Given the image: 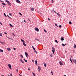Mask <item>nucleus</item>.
Segmentation results:
<instances>
[{
    "label": "nucleus",
    "instance_id": "nucleus-44",
    "mask_svg": "<svg viewBox=\"0 0 76 76\" xmlns=\"http://www.w3.org/2000/svg\"><path fill=\"white\" fill-rule=\"evenodd\" d=\"M0 42L1 44H3V42Z\"/></svg>",
    "mask_w": 76,
    "mask_h": 76
},
{
    "label": "nucleus",
    "instance_id": "nucleus-1",
    "mask_svg": "<svg viewBox=\"0 0 76 76\" xmlns=\"http://www.w3.org/2000/svg\"><path fill=\"white\" fill-rule=\"evenodd\" d=\"M5 1L7 3V4H9V5L10 6H11L12 5V4H11L10 3V2H9V1H7V0H5Z\"/></svg>",
    "mask_w": 76,
    "mask_h": 76
},
{
    "label": "nucleus",
    "instance_id": "nucleus-38",
    "mask_svg": "<svg viewBox=\"0 0 76 76\" xmlns=\"http://www.w3.org/2000/svg\"><path fill=\"white\" fill-rule=\"evenodd\" d=\"M59 28H61V25H60L59 26Z\"/></svg>",
    "mask_w": 76,
    "mask_h": 76
},
{
    "label": "nucleus",
    "instance_id": "nucleus-24",
    "mask_svg": "<svg viewBox=\"0 0 76 76\" xmlns=\"http://www.w3.org/2000/svg\"><path fill=\"white\" fill-rule=\"evenodd\" d=\"M35 64H36L37 65V60L35 61Z\"/></svg>",
    "mask_w": 76,
    "mask_h": 76
},
{
    "label": "nucleus",
    "instance_id": "nucleus-17",
    "mask_svg": "<svg viewBox=\"0 0 76 76\" xmlns=\"http://www.w3.org/2000/svg\"><path fill=\"white\" fill-rule=\"evenodd\" d=\"M23 44L24 46H26V44L25 43V42L23 43Z\"/></svg>",
    "mask_w": 76,
    "mask_h": 76
},
{
    "label": "nucleus",
    "instance_id": "nucleus-41",
    "mask_svg": "<svg viewBox=\"0 0 76 76\" xmlns=\"http://www.w3.org/2000/svg\"><path fill=\"white\" fill-rule=\"evenodd\" d=\"M9 15L10 16H12V14H11L10 13H9Z\"/></svg>",
    "mask_w": 76,
    "mask_h": 76
},
{
    "label": "nucleus",
    "instance_id": "nucleus-31",
    "mask_svg": "<svg viewBox=\"0 0 76 76\" xmlns=\"http://www.w3.org/2000/svg\"><path fill=\"white\" fill-rule=\"evenodd\" d=\"M50 56L51 57H53V55H52V54H50Z\"/></svg>",
    "mask_w": 76,
    "mask_h": 76
},
{
    "label": "nucleus",
    "instance_id": "nucleus-22",
    "mask_svg": "<svg viewBox=\"0 0 76 76\" xmlns=\"http://www.w3.org/2000/svg\"><path fill=\"white\" fill-rule=\"evenodd\" d=\"M9 24L10 26H11V27H13V26L12 24H11L10 23Z\"/></svg>",
    "mask_w": 76,
    "mask_h": 76
},
{
    "label": "nucleus",
    "instance_id": "nucleus-46",
    "mask_svg": "<svg viewBox=\"0 0 76 76\" xmlns=\"http://www.w3.org/2000/svg\"><path fill=\"white\" fill-rule=\"evenodd\" d=\"M51 73L52 75H53V72H51Z\"/></svg>",
    "mask_w": 76,
    "mask_h": 76
},
{
    "label": "nucleus",
    "instance_id": "nucleus-40",
    "mask_svg": "<svg viewBox=\"0 0 76 76\" xmlns=\"http://www.w3.org/2000/svg\"><path fill=\"white\" fill-rule=\"evenodd\" d=\"M24 61H25V62H26V63H27V60H25Z\"/></svg>",
    "mask_w": 76,
    "mask_h": 76
},
{
    "label": "nucleus",
    "instance_id": "nucleus-45",
    "mask_svg": "<svg viewBox=\"0 0 76 76\" xmlns=\"http://www.w3.org/2000/svg\"><path fill=\"white\" fill-rule=\"evenodd\" d=\"M48 20H50V19L49 18H48Z\"/></svg>",
    "mask_w": 76,
    "mask_h": 76
},
{
    "label": "nucleus",
    "instance_id": "nucleus-39",
    "mask_svg": "<svg viewBox=\"0 0 76 76\" xmlns=\"http://www.w3.org/2000/svg\"><path fill=\"white\" fill-rule=\"evenodd\" d=\"M52 3H53V0H51Z\"/></svg>",
    "mask_w": 76,
    "mask_h": 76
},
{
    "label": "nucleus",
    "instance_id": "nucleus-62",
    "mask_svg": "<svg viewBox=\"0 0 76 76\" xmlns=\"http://www.w3.org/2000/svg\"><path fill=\"white\" fill-rule=\"evenodd\" d=\"M64 76H66V75H64Z\"/></svg>",
    "mask_w": 76,
    "mask_h": 76
},
{
    "label": "nucleus",
    "instance_id": "nucleus-64",
    "mask_svg": "<svg viewBox=\"0 0 76 76\" xmlns=\"http://www.w3.org/2000/svg\"><path fill=\"white\" fill-rule=\"evenodd\" d=\"M32 61H34V60H32Z\"/></svg>",
    "mask_w": 76,
    "mask_h": 76
},
{
    "label": "nucleus",
    "instance_id": "nucleus-37",
    "mask_svg": "<svg viewBox=\"0 0 76 76\" xmlns=\"http://www.w3.org/2000/svg\"><path fill=\"white\" fill-rule=\"evenodd\" d=\"M16 70L17 72L18 73V69H16Z\"/></svg>",
    "mask_w": 76,
    "mask_h": 76
},
{
    "label": "nucleus",
    "instance_id": "nucleus-29",
    "mask_svg": "<svg viewBox=\"0 0 76 76\" xmlns=\"http://www.w3.org/2000/svg\"><path fill=\"white\" fill-rule=\"evenodd\" d=\"M70 61H71V63H72V59L71 58H70Z\"/></svg>",
    "mask_w": 76,
    "mask_h": 76
},
{
    "label": "nucleus",
    "instance_id": "nucleus-7",
    "mask_svg": "<svg viewBox=\"0 0 76 76\" xmlns=\"http://www.w3.org/2000/svg\"><path fill=\"white\" fill-rule=\"evenodd\" d=\"M72 61L74 63H75V64H76V59H72Z\"/></svg>",
    "mask_w": 76,
    "mask_h": 76
},
{
    "label": "nucleus",
    "instance_id": "nucleus-59",
    "mask_svg": "<svg viewBox=\"0 0 76 76\" xmlns=\"http://www.w3.org/2000/svg\"><path fill=\"white\" fill-rule=\"evenodd\" d=\"M23 60L25 61L26 59H25L24 58V59H23Z\"/></svg>",
    "mask_w": 76,
    "mask_h": 76
},
{
    "label": "nucleus",
    "instance_id": "nucleus-30",
    "mask_svg": "<svg viewBox=\"0 0 76 76\" xmlns=\"http://www.w3.org/2000/svg\"><path fill=\"white\" fill-rule=\"evenodd\" d=\"M19 14L20 15H21V16L22 15V14H21V13L19 12Z\"/></svg>",
    "mask_w": 76,
    "mask_h": 76
},
{
    "label": "nucleus",
    "instance_id": "nucleus-52",
    "mask_svg": "<svg viewBox=\"0 0 76 76\" xmlns=\"http://www.w3.org/2000/svg\"><path fill=\"white\" fill-rule=\"evenodd\" d=\"M28 20L30 22H31V20H29V19H28Z\"/></svg>",
    "mask_w": 76,
    "mask_h": 76
},
{
    "label": "nucleus",
    "instance_id": "nucleus-16",
    "mask_svg": "<svg viewBox=\"0 0 76 76\" xmlns=\"http://www.w3.org/2000/svg\"><path fill=\"white\" fill-rule=\"evenodd\" d=\"M0 52H1L2 53H3V50L1 49H0Z\"/></svg>",
    "mask_w": 76,
    "mask_h": 76
},
{
    "label": "nucleus",
    "instance_id": "nucleus-42",
    "mask_svg": "<svg viewBox=\"0 0 76 76\" xmlns=\"http://www.w3.org/2000/svg\"><path fill=\"white\" fill-rule=\"evenodd\" d=\"M24 22H25L26 23V21L25 20H24Z\"/></svg>",
    "mask_w": 76,
    "mask_h": 76
},
{
    "label": "nucleus",
    "instance_id": "nucleus-14",
    "mask_svg": "<svg viewBox=\"0 0 76 76\" xmlns=\"http://www.w3.org/2000/svg\"><path fill=\"white\" fill-rule=\"evenodd\" d=\"M38 69H39V70H41L40 66H38Z\"/></svg>",
    "mask_w": 76,
    "mask_h": 76
},
{
    "label": "nucleus",
    "instance_id": "nucleus-26",
    "mask_svg": "<svg viewBox=\"0 0 76 76\" xmlns=\"http://www.w3.org/2000/svg\"><path fill=\"white\" fill-rule=\"evenodd\" d=\"M69 24H70V25H71V24H72V22H71V21H69Z\"/></svg>",
    "mask_w": 76,
    "mask_h": 76
},
{
    "label": "nucleus",
    "instance_id": "nucleus-13",
    "mask_svg": "<svg viewBox=\"0 0 76 76\" xmlns=\"http://www.w3.org/2000/svg\"><path fill=\"white\" fill-rule=\"evenodd\" d=\"M74 48H76V45L75 44H74Z\"/></svg>",
    "mask_w": 76,
    "mask_h": 76
},
{
    "label": "nucleus",
    "instance_id": "nucleus-61",
    "mask_svg": "<svg viewBox=\"0 0 76 76\" xmlns=\"http://www.w3.org/2000/svg\"><path fill=\"white\" fill-rule=\"evenodd\" d=\"M8 76H10V75H8Z\"/></svg>",
    "mask_w": 76,
    "mask_h": 76
},
{
    "label": "nucleus",
    "instance_id": "nucleus-10",
    "mask_svg": "<svg viewBox=\"0 0 76 76\" xmlns=\"http://www.w3.org/2000/svg\"><path fill=\"white\" fill-rule=\"evenodd\" d=\"M56 14H57L58 16H59V17H60V16H61V15H60V14H59V13H56Z\"/></svg>",
    "mask_w": 76,
    "mask_h": 76
},
{
    "label": "nucleus",
    "instance_id": "nucleus-6",
    "mask_svg": "<svg viewBox=\"0 0 76 76\" xmlns=\"http://www.w3.org/2000/svg\"><path fill=\"white\" fill-rule=\"evenodd\" d=\"M16 2L19 4H20V1L19 0H16Z\"/></svg>",
    "mask_w": 76,
    "mask_h": 76
},
{
    "label": "nucleus",
    "instance_id": "nucleus-2",
    "mask_svg": "<svg viewBox=\"0 0 76 76\" xmlns=\"http://www.w3.org/2000/svg\"><path fill=\"white\" fill-rule=\"evenodd\" d=\"M52 52L53 53V54H54V52L55 51V48H54L53 47H52Z\"/></svg>",
    "mask_w": 76,
    "mask_h": 76
},
{
    "label": "nucleus",
    "instance_id": "nucleus-48",
    "mask_svg": "<svg viewBox=\"0 0 76 76\" xmlns=\"http://www.w3.org/2000/svg\"><path fill=\"white\" fill-rule=\"evenodd\" d=\"M0 24L1 25H3V24H2V23H1V22H0Z\"/></svg>",
    "mask_w": 76,
    "mask_h": 76
},
{
    "label": "nucleus",
    "instance_id": "nucleus-18",
    "mask_svg": "<svg viewBox=\"0 0 76 76\" xmlns=\"http://www.w3.org/2000/svg\"><path fill=\"white\" fill-rule=\"evenodd\" d=\"M34 8H31V10L32 11H34Z\"/></svg>",
    "mask_w": 76,
    "mask_h": 76
},
{
    "label": "nucleus",
    "instance_id": "nucleus-36",
    "mask_svg": "<svg viewBox=\"0 0 76 76\" xmlns=\"http://www.w3.org/2000/svg\"><path fill=\"white\" fill-rule=\"evenodd\" d=\"M4 34L6 35H7V33L6 32H4Z\"/></svg>",
    "mask_w": 76,
    "mask_h": 76
},
{
    "label": "nucleus",
    "instance_id": "nucleus-53",
    "mask_svg": "<svg viewBox=\"0 0 76 76\" xmlns=\"http://www.w3.org/2000/svg\"><path fill=\"white\" fill-rule=\"evenodd\" d=\"M28 70H31V69L29 68H28Z\"/></svg>",
    "mask_w": 76,
    "mask_h": 76
},
{
    "label": "nucleus",
    "instance_id": "nucleus-34",
    "mask_svg": "<svg viewBox=\"0 0 76 76\" xmlns=\"http://www.w3.org/2000/svg\"><path fill=\"white\" fill-rule=\"evenodd\" d=\"M20 56H21V58H23V56H22V55H21Z\"/></svg>",
    "mask_w": 76,
    "mask_h": 76
},
{
    "label": "nucleus",
    "instance_id": "nucleus-35",
    "mask_svg": "<svg viewBox=\"0 0 76 76\" xmlns=\"http://www.w3.org/2000/svg\"><path fill=\"white\" fill-rule=\"evenodd\" d=\"M44 32H47V31H46V30H45L44 29Z\"/></svg>",
    "mask_w": 76,
    "mask_h": 76
},
{
    "label": "nucleus",
    "instance_id": "nucleus-25",
    "mask_svg": "<svg viewBox=\"0 0 76 76\" xmlns=\"http://www.w3.org/2000/svg\"><path fill=\"white\" fill-rule=\"evenodd\" d=\"M4 15L5 17H7V16L6 15V14H5L4 13Z\"/></svg>",
    "mask_w": 76,
    "mask_h": 76
},
{
    "label": "nucleus",
    "instance_id": "nucleus-47",
    "mask_svg": "<svg viewBox=\"0 0 76 76\" xmlns=\"http://www.w3.org/2000/svg\"><path fill=\"white\" fill-rule=\"evenodd\" d=\"M37 40L38 41H39V42H40V41H39V39H37Z\"/></svg>",
    "mask_w": 76,
    "mask_h": 76
},
{
    "label": "nucleus",
    "instance_id": "nucleus-19",
    "mask_svg": "<svg viewBox=\"0 0 76 76\" xmlns=\"http://www.w3.org/2000/svg\"><path fill=\"white\" fill-rule=\"evenodd\" d=\"M43 64H44V66L45 67H47V66L46 65V64H45V63H44Z\"/></svg>",
    "mask_w": 76,
    "mask_h": 76
},
{
    "label": "nucleus",
    "instance_id": "nucleus-12",
    "mask_svg": "<svg viewBox=\"0 0 76 76\" xmlns=\"http://www.w3.org/2000/svg\"><path fill=\"white\" fill-rule=\"evenodd\" d=\"M21 41H22V42H23H23H25V41H24V40L22 39H21Z\"/></svg>",
    "mask_w": 76,
    "mask_h": 76
},
{
    "label": "nucleus",
    "instance_id": "nucleus-49",
    "mask_svg": "<svg viewBox=\"0 0 76 76\" xmlns=\"http://www.w3.org/2000/svg\"><path fill=\"white\" fill-rule=\"evenodd\" d=\"M13 49L14 50H16V49L15 48H14Z\"/></svg>",
    "mask_w": 76,
    "mask_h": 76
},
{
    "label": "nucleus",
    "instance_id": "nucleus-50",
    "mask_svg": "<svg viewBox=\"0 0 76 76\" xmlns=\"http://www.w3.org/2000/svg\"><path fill=\"white\" fill-rule=\"evenodd\" d=\"M12 34H13L14 36L15 37V35L14 33H12Z\"/></svg>",
    "mask_w": 76,
    "mask_h": 76
},
{
    "label": "nucleus",
    "instance_id": "nucleus-51",
    "mask_svg": "<svg viewBox=\"0 0 76 76\" xmlns=\"http://www.w3.org/2000/svg\"><path fill=\"white\" fill-rule=\"evenodd\" d=\"M54 12L55 13H57L56 12V11H54Z\"/></svg>",
    "mask_w": 76,
    "mask_h": 76
},
{
    "label": "nucleus",
    "instance_id": "nucleus-33",
    "mask_svg": "<svg viewBox=\"0 0 76 76\" xmlns=\"http://www.w3.org/2000/svg\"><path fill=\"white\" fill-rule=\"evenodd\" d=\"M55 26H56L57 27H58V25H57V24L55 23Z\"/></svg>",
    "mask_w": 76,
    "mask_h": 76
},
{
    "label": "nucleus",
    "instance_id": "nucleus-56",
    "mask_svg": "<svg viewBox=\"0 0 76 76\" xmlns=\"http://www.w3.org/2000/svg\"><path fill=\"white\" fill-rule=\"evenodd\" d=\"M7 16L8 17V18H10V17H9V16L8 15H7Z\"/></svg>",
    "mask_w": 76,
    "mask_h": 76
},
{
    "label": "nucleus",
    "instance_id": "nucleus-60",
    "mask_svg": "<svg viewBox=\"0 0 76 76\" xmlns=\"http://www.w3.org/2000/svg\"><path fill=\"white\" fill-rule=\"evenodd\" d=\"M19 75H20V76H22V75H20V74H19Z\"/></svg>",
    "mask_w": 76,
    "mask_h": 76
},
{
    "label": "nucleus",
    "instance_id": "nucleus-63",
    "mask_svg": "<svg viewBox=\"0 0 76 76\" xmlns=\"http://www.w3.org/2000/svg\"><path fill=\"white\" fill-rule=\"evenodd\" d=\"M38 70V71H39V72H40V71L39 70Z\"/></svg>",
    "mask_w": 76,
    "mask_h": 76
},
{
    "label": "nucleus",
    "instance_id": "nucleus-55",
    "mask_svg": "<svg viewBox=\"0 0 76 76\" xmlns=\"http://www.w3.org/2000/svg\"><path fill=\"white\" fill-rule=\"evenodd\" d=\"M36 54H37L38 53L37 52H36Z\"/></svg>",
    "mask_w": 76,
    "mask_h": 76
},
{
    "label": "nucleus",
    "instance_id": "nucleus-58",
    "mask_svg": "<svg viewBox=\"0 0 76 76\" xmlns=\"http://www.w3.org/2000/svg\"><path fill=\"white\" fill-rule=\"evenodd\" d=\"M37 39H35V40H37Z\"/></svg>",
    "mask_w": 76,
    "mask_h": 76
},
{
    "label": "nucleus",
    "instance_id": "nucleus-9",
    "mask_svg": "<svg viewBox=\"0 0 76 76\" xmlns=\"http://www.w3.org/2000/svg\"><path fill=\"white\" fill-rule=\"evenodd\" d=\"M7 50L8 51H10L11 50L10 48H7Z\"/></svg>",
    "mask_w": 76,
    "mask_h": 76
},
{
    "label": "nucleus",
    "instance_id": "nucleus-57",
    "mask_svg": "<svg viewBox=\"0 0 76 76\" xmlns=\"http://www.w3.org/2000/svg\"><path fill=\"white\" fill-rule=\"evenodd\" d=\"M1 76H4V75H1Z\"/></svg>",
    "mask_w": 76,
    "mask_h": 76
},
{
    "label": "nucleus",
    "instance_id": "nucleus-54",
    "mask_svg": "<svg viewBox=\"0 0 76 76\" xmlns=\"http://www.w3.org/2000/svg\"><path fill=\"white\" fill-rule=\"evenodd\" d=\"M7 38H8V39H11V38H10L9 37H7Z\"/></svg>",
    "mask_w": 76,
    "mask_h": 76
},
{
    "label": "nucleus",
    "instance_id": "nucleus-5",
    "mask_svg": "<svg viewBox=\"0 0 76 76\" xmlns=\"http://www.w3.org/2000/svg\"><path fill=\"white\" fill-rule=\"evenodd\" d=\"M25 54L26 55V57H28L29 56H28V54L27 53L25 52Z\"/></svg>",
    "mask_w": 76,
    "mask_h": 76
},
{
    "label": "nucleus",
    "instance_id": "nucleus-20",
    "mask_svg": "<svg viewBox=\"0 0 76 76\" xmlns=\"http://www.w3.org/2000/svg\"><path fill=\"white\" fill-rule=\"evenodd\" d=\"M32 46L33 50H35V48L34 47V46Z\"/></svg>",
    "mask_w": 76,
    "mask_h": 76
},
{
    "label": "nucleus",
    "instance_id": "nucleus-23",
    "mask_svg": "<svg viewBox=\"0 0 76 76\" xmlns=\"http://www.w3.org/2000/svg\"><path fill=\"white\" fill-rule=\"evenodd\" d=\"M55 41L56 42V43H58V41H57V40H55Z\"/></svg>",
    "mask_w": 76,
    "mask_h": 76
},
{
    "label": "nucleus",
    "instance_id": "nucleus-32",
    "mask_svg": "<svg viewBox=\"0 0 76 76\" xmlns=\"http://www.w3.org/2000/svg\"><path fill=\"white\" fill-rule=\"evenodd\" d=\"M0 36H2V34L0 32Z\"/></svg>",
    "mask_w": 76,
    "mask_h": 76
},
{
    "label": "nucleus",
    "instance_id": "nucleus-8",
    "mask_svg": "<svg viewBox=\"0 0 76 76\" xmlns=\"http://www.w3.org/2000/svg\"><path fill=\"white\" fill-rule=\"evenodd\" d=\"M59 64L61 65V66L63 65V64H62V62H61V61H60L59 62Z\"/></svg>",
    "mask_w": 76,
    "mask_h": 76
},
{
    "label": "nucleus",
    "instance_id": "nucleus-15",
    "mask_svg": "<svg viewBox=\"0 0 76 76\" xmlns=\"http://www.w3.org/2000/svg\"><path fill=\"white\" fill-rule=\"evenodd\" d=\"M61 41H63V40H64V38H62V37H61Z\"/></svg>",
    "mask_w": 76,
    "mask_h": 76
},
{
    "label": "nucleus",
    "instance_id": "nucleus-27",
    "mask_svg": "<svg viewBox=\"0 0 76 76\" xmlns=\"http://www.w3.org/2000/svg\"><path fill=\"white\" fill-rule=\"evenodd\" d=\"M1 4H3V5H6V4L4 3H2Z\"/></svg>",
    "mask_w": 76,
    "mask_h": 76
},
{
    "label": "nucleus",
    "instance_id": "nucleus-11",
    "mask_svg": "<svg viewBox=\"0 0 76 76\" xmlns=\"http://www.w3.org/2000/svg\"><path fill=\"white\" fill-rule=\"evenodd\" d=\"M20 61H21V63H24V61H23L22 59H20Z\"/></svg>",
    "mask_w": 76,
    "mask_h": 76
},
{
    "label": "nucleus",
    "instance_id": "nucleus-21",
    "mask_svg": "<svg viewBox=\"0 0 76 76\" xmlns=\"http://www.w3.org/2000/svg\"><path fill=\"white\" fill-rule=\"evenodd\" d=\"M32 73L33 74V75L34 76H35V74L34 73V72H32Z\"/></svg>",
    "mask_w": 76,
    "mask_h": 76
},
{
    "label": "nucleus",
    "instance_id": "nucleus-28",
    "mask_svg": "<svg viewBox=\"0 0 76 76\" xmlns=\"http://www.w3.org/2000/svg\"><path fill=\"white\" fill-rule=\"evenodd\" d=\"M62 46H65V45H64V44H62Z\"/></svg>",
    "mask_w": 76,
    "mask_h": 76
},
{
    "label": "nucleus",
    "instance_id": "nucleus-3",
    "mask_svg": "<svg viewBox=\"0 0 76 76\" xmlns=\"http://www.w3.org/2000/svg\"><path fill=\"white\" fill-rule=\"evenodd\" d=\"M8 66L10 69H12V66L10 64H8Z\"/></svg>",
    "mask_w": 76,
    "mask_h": 76
},
{
    "label": "nucleus",
    "instance_id": "nucleus-4",
    "mask_svg": "<svg viewBox=\"0 0 76 76\" xmlns=\"http://www.w3.org/2000/svg\"><path fill=\"white\" fill-rule=\"evenodd\" d=\"M34 29L35 30V31H36L37 32H38V31H39V29H38V28L37 27H36L34 28Z\"/></svg>",
    "mask_w": 76,
    "mask_h": 76
},
{
    "label": "nucleus",
    "instance_id": "nucleus-43",
    "mask_svg": "<svg viewBox=\"0 0 76 76\" xmlns=\"http://www.w3.org/2000/svg\"><path fill=\"white\" fill-rule=\"evenodd\" d=\"M10 76H13V75H12V73L10 74Z\"/></svg>",
    "mask_w": 76,
    "mask_h": 76
}]
</instances>
